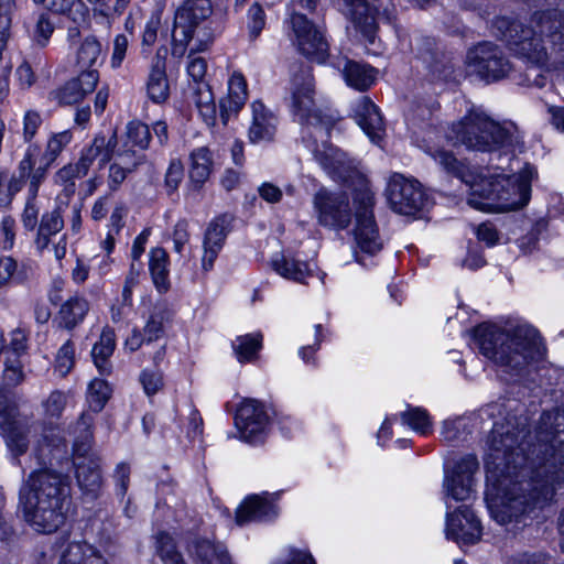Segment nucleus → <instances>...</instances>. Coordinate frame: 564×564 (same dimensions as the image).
Returning <instances> with one entry per match:
<instances>
[{
	"mask_svg": "<svg viewBox=\"0 0 564 564\" xmlns=\"http://www.w3.org/2000/svg\"><path fill=\"white\" fill-rule=\"evenodd\" d=\"M248 97L247 83L241 73L234 72L228 79V93L220 100V116L226 123L245 106Z\"/></svg>",
	"mask_w": 564,
	"mask_h": 564,
	"instance_id": "obj_29",
	"label": "nucleus"
},
{
	"mask_svg": "<svg viewBox=\"0 0 564 564\" xmlns=\"http://www.w3.org/2000/svg\"><path fill=\"white\" fill-rule=\"evenodd\" d=\"M401 421L404 425L409 426L416 433L422 435L427 434L432 429V421L426 410L419 406H408L401 413Z\"/></svg>",
	"mask_w": 564,
	"mask_h": 564,
	"instance_id": "obj_45",
	"label": "nucleus"
},
{
	"mask_svg": "<svg viewBox=\"0 0 564 564\" xmlns=\"http://www.w3.org/2000/svg\"><path fill=\"white\" fill-rule=\"evenodd\" d=\"M40 207L36 204V198L28 196L26 203L21 216L23 227L26 230L33 231L39 225Z\"/></svg>",
	"mask_w": 564,
	"mask_h": 564,
	"instance_id": "obj_59",
	"label": "nucleus"
},
{
	"mask_svg": "<svg viewBox=\"0 0 564 564\" xmlns=\"http://www.w3.org/2000/svg\"><path fill=\"white\" fill-rule=\"evenodd\" d=\"M193 552L200 564H231L227 550L221 544L209 540H198L193 544Z\"/></svg>",
	"mask_w": 564,
	"mask_h": 564,
	"instance_id": "obj_38",
	"label": "nucleus"
},
{
	"mask_svg": "<svg viewBox=\"0 0 564 564\" xmlns=\"http://www.w3.org/2000/svg\"><path fill=\"white\" fill-rule=\"evenodd\" d=\"M352 117L373 143H379L386 132L379 108L366 96L359 97L351 106Z\"/></svg>",
	"mask_w": 564,
	"mask_h": 564,
	"instance_id": "obj_20",
	"label": "nucleus"
},
{
	"mask_svg": "<svg viewBox=\"0 0 564 564\" xmlns=\"http://www.w3.org/2000/svg\"><path fill=\"white\" fill-rule=\"evenodd\" d=\"M116 145V132L109 138L98 134L93 139L90 144L82 149L79 158L75 163L79 166V170L87 175L89 169L95 163L101 169L111 160Z\"/></svg>",
	"mask_w": 564,
	"mask_h": 564,
	"instance_id": "obj_22",
	"label": "nucleus"
},
{
	"mask_svg": "<svg viewBox=\"0 0 564 564\" xmlns=\"http://www.w3.org/2000/svg\"><path fill=\"white\" fill-rule=\"evenodd\" d=\"M272 269L281 276L303 283L311 275L312 269L307 262L299 261L284 256H276L272 259Z\"/></svg>",
	"mask_w": 564,
	"mask_h": 564,
	"instance_id": "obj_35",
	"label": "nucleus"
},
{
	"mask_svg": "<svg viewBox=\"0 0 564 564\" xmlns=\"http://www.w3.org/2000/svg\"><path fill=\"white\" fill-rule=\"evenodd\" d=\"M290 26L291 40L299 52L308 59L323 64L328 56V43L324 31L299 12L291 14Z\"/></svg>",
	"mask_w": 564,
	"mask_h": 564,
	"instance_id": "obj_12",
	"label": "nucleus"
},
{
	"mask_svg": "<svg viewBox=\"0 0 564 564\" xmlns=\"http://www.w3.org/2000/svg\"><path fill=\"white\" fill-rule=\"evenodd\" d=\"M290 109L301 126V135L315 160L334 180L346 182L356 170L354 159L326 142L335 118L316 105L312 69L301 66L290 82Z\"/></svg>",
	"mask_w": 564,
	"mask_h": 564,
	"instance_id": "obj_3",
	"label": "nucleus"
},
{
	"mask_svg": "<svg viewBox=\"0 0 564 564\" xmlns=\"http://www.w3.org/2000/svg\"><path fill=\"white\" fill-rule=\"evenodd\" d=\"M66 402L67 395L64 392L58 390L51 392L43 403L46 415L58 417L64 411Z\"/></svg>",
	"mask_w": 564,
	"mask_h": 564,
	"instance_id": "obj_56",
	"label": "nucleus"
},
{
	"mask_svg": "<svg viewBox=\"0 0 564 564\" xmlns=\"http://www.w3.org/2000/svg\"><path fill=\"white\" fill-rule=\"evenodd\" d=\"M341 13L369 42H373L377 24L366 0H339Z\"/></svg>",
	"mask_w": 564,
	"mask_h": 564,
	"instance_id": "obj_23",
	"label": "nucleus"
},
{
	"mask_svg": "<svg viewBox=\"0 0 564 564\" xmlns=\"http://www.w3.org/2000/svg\"><path fill=\"white\" fill-rule=\"evenodd\" d=\"M148 97L155 104L165 102L170 96L165 61L159 56L152 63L147 82Z\"/></svg>",
	"mask_w": 564,
	"mask_h": 564,
	"instance_id": "obj_30",
	"label": "nucleus"
},
{
	"mask_svg": "<svg viewBox=\"0 0 564 564\" xmlns=\"http://www.w3.org/2000/svg\"><path fill=\"white\" fill-rule=\"evenodd\" d=\"M109 383L102 379H93L87 389V403L94 413L100 412L111 395Z\"/></svg>",
	"mask_w": 564,
	"mask_h": 564,
	"instance_id": "obj_44",
	"label": "nucleus"
},
{
	"mask_svg": "<svg viewBox=\"0 0 564 564\" xmlns=\"http://www.w3.org/2000/svg\"><path fill=\"white\" fill-rule=\"evenodd\" d=\"M36 228L37 231L34 239L36 250L43 252L52 246L55 259L58 261L64 259L67 251V240L65 234L61 235L64 228L61 207L58 206L51 212L44 213Z\"/></svg>",
	"mask_w": 564,
	"mask_h": 564,
	"instance_id": "obj_15",
	"label": "nucleus"
},
{
	"mask_svg": "<svg viewBox=\"0 0 564 564\" xmlns=\"http://www.w3.org/2000/svg\"><path fill=\"white\" fill-rule=\"evenodd\" d=\"M116 162L123 165L131 172L145 161L143 150H134L128 143L113 151Z\"/></svg>",
	"mask_w": 564,
	"mask_h": 564,
	"instance_id": "obj_49",
	"label": "nucleus"
},
{
	"mask_svg": "<svg viewBox=\"0 0 564 564\" xmlns=\"http://www.w3.org/2000/svg\"><path fill=\"white\" fill-rule=\"evenodd\" d=\"M17 271L18 262L12 257H0V290L11 286Z\"/></svg>",
	"mask_w": 564,
	"mask_h": 564,
	"instance_id": "obj_57",
	"label": "nucleus"
},
{
	"mask_svg": "<svg viewBox=\"0 0 564 564\" xmlns=\"http://www.w3.org/2000/svg\"><path fill=\"white\" fill-rule=\"evenodd\" d=\"M89 302L80 295H73L66 300L58 311V324L61 327L72 330L79 325L89 312Z\"/></svg>",
	"mask_w": 564,
	"mask_h": 564,
	"instance_id": "obj_31",
	"label": "nucleus"
},
{
	"mask_svg": "<svg viewBox=\"0 0 564 564\" xmlns=\"http://www.w3.org/2000/svg\"><path fill=\"white\" fill-rule=\"evenodd\" d=\"M339 69L348 86L357 90H367L376 80L377 72L369 65L339 57L332 62Z\"/></svg>",
	"mask_w": 564,
	"mask_h": 564,
	"instance_id": "obj_27",
	"label": "nucleus"
},
{
	"mask_svg": "<svg viewBox=\"0 0 564 564\" xmlns=\"http://www.w3.org/2000/svg\"><path fill=\"white\" fill-rule=\"evenodd\" d=\"M480 352L509 379L521 376L544 355L538 330L528 324H508L505 327L484 323L474 330Z\"/></svg>",
	"mask_w": 564,
	"mask_h": 564,
	"instance_id": "obj_5",
	"label": "nucleus"
},
{
	"mask_svg": "<svg viewBox=\"0 0 564 564\" xmlns=\"http://www.w3.org/2000/svg\"><path fill=\"white\" fill-rule=\"evenodd\" d=\"M479 464L475 456L463 457L455 466L451 476L446 475L443 488L446 499L452 498L455 501L468 500L474 491V475L478 470Z\"/></svg>",
	"mask_w": 564,
	"mask_h": 564,
	"instance_id": "obj_17",
	"label": "nucleus"
},
{
	"mask_svg": "<svg viewBox=\"0 0 564 564\" xmlns=\"http://www.w3.org/2000/svg\"><path fill=\"white\" fill-rule=\"evenodd\" d=\"M149 269L155 288L160 292L167 291L170 288L169 254L163 248H154L150 251Z\"/></svg>",
	"mask_w": 564,
	"mask_h": 564,
	"instance_id": "obj_37",
	"label": "nucleus"
},
{
	"mask_svg": "<svg viewBox=\"0 0 564 564\" xmlns=\"http://www.w3.org/2000/svg\"><path fill=\"white\" fill-rule=\"evenodd\" d=\"M141 265L135 264L134 262L131 263L129 273L126 276L124 285L122 290V301L124 304H131V297L134 286L139 283V278L141 274Z\"/></svg>",
	"mask_w": 564,
	"mask_h": 564,
	"instance_id": "obj_60",
	"label": "nucleus"
},
{
	"mask_svg": "<svg viewBox=\"0 0 564 564\" xmlns=\"http://www.w3.org/2000/svg\"><path fill=\"white\" fill-rule=\"evenodd\" d=\"M313 212L317 224L324 228L341 231L351 223L349 196L345 192H334L321 187L312 198Z\"/></svg>",
	"mask_w": 564,
	"mask_h": 564,
	"instance_id": "obj_10",
	"label": "nucleus"
},
{
	"mask_svg": "<svg viewBox=\"0 0 564 564\" xmlns=\"http://www.w3.org/2000/svg\"><path fill=\"white\" fill-rule=\"evenodd\" d=\"M156 553L164 564H184L171 535L160 532L155 536Z\"/></svg>",
	"mask_w": 564,
	"mask_h": 564,
	"instance_id": "obj_47",
	"label": "nucleus"
},
{
	"mask_svg": "<svg viewBox=\"0 0 564 564\" xmlns=\"http://www.w3.org/2000/svg\"><path fill=\"white\" fill-rule=\"evenodd\" d=\"M212 14L209 0H186L175 12L172 30V55L183 57L196 36L195 50L205 51L214 39L207 21Z\"/></svg>",
	"mask_w": 564,
	"mask_h": 564,
	"instance_id": "obj_8",
	"label": "nucleus"
},
{
	"mask_svg": "<svg viewBox=\"0 0 564 564\" xmlns=\"http://www.w3.org/2000/svg\"><path fill=\"white\" fill-rule=\"evenodd\" d=\"M84 176L86 175L79 170L76 163H68L54 174V182L63 188V192L67 196H70L76 191L75 180Z\"/></svg>",
	"mask_w": 564,
	"mask_h": 564,
	"instance_id": "obj_46",
	"label": "nucleus"
},
{
	"mask_svg": "<svg viewBox=\"0 0 564 564\" xmlns=\"http://www.w3.org/2000/svg\"><path fill=\"white\" fill-rule=\"evenodd\" d=\"M252 119L248 137L251 143L273 140L276 132L278 119L261 101L251 104Z\"/></svg>",
	"mask_w": 564,
	"mask_h": 564,
	"instance_id": "obj_25",
	"label": "nucleus"
},
{
	"mask_svg": "<svg viewBox=\"0 0 564 564\" xmlns=\"http://www.w3.org/2000/svg\"><path fill=\"white\" fill-rule=\"evenodd\" d=\"M194 51H196L194 48ZM188 76L194 80V85L206 83L204 80L207 72V62L204 57L196 56L193 50L188 54V64L186 67Z\"/></svg>",
	"mask_w": 564,
	"mask_h": 564,
	"instance_id": "obj_53",
	"label": "nucleus"
},
{
	"mask_svg": "<svg viewBox=\"0 0 564 564\" xmlns=\"http://www.w3.org/2000/svg\"><path fill=\"white\" fill-rule=\"evenodd\" d=\"M68 495L67 476L50 469L32 473L20 490L25 520L37 532H55L65 521L64 506Z\"/></svg>",
	"mask_w": 564,
	"mask_h": 564,
	"instance_id": "obj_6",
	"label": "nucleus"
},
{
	"mask_svg": "<svg viewBox=\"0 0 564 564\" xmlns=\"http://www.w3.org/2000/svg\"><path fill=\"white\" fill-rule=\"evenodd\" d=\"M466 64L470 72L487 82L499 80L511 70V64L503 52L489 42L469 50Z\"/></svg>",
	"mask_w": 564,
	"mask_h": 564,
	"instance_id": "obj_13",
	"label": "nucleus"
},
{
	"mask_svg": "<svg viewBox=\"0 0 564 564\" xmlns=\"http://www.w3.org/2000/svg\"><path fill=\"white\" fill-rule=\"evenodd\" d=\"M116 347V335L113 329L105 328L100 335L99 340L94 345L91 357L95 366L101 375L110 373L111 366L109 358L111 357Z\"/></svg>",
	"mask_w": 564,
	"mask_h": 564,
	"instance_id": "obj_34",
	"label": "nucleus"
},
{
	"mask_svg": "<svg viewBox=\"0 0 564 564\" xmlns=\"http://www.w3.org/2000/svg\"><path fill=\"white\" fill-rule=\"evenodd\" d=\"M94 423V415L89 412H84L75 424L74 433V454H88L90 451V443L93 440L91 425Z\"/></svg>",
	"mask_w": 564,
	"mask_h": 564,
	"instance_id": "obj_42",
	"label": "nucleus"
},
{
	"mask_svg": "<svg viewBox=\"0 0 564 564\" xmlns=\"http://www.w3.org/2000/svg\"><path fill=\"white\" fill-rule=\"evenodd\" d=\"M74 466L76 468V478L82 490L96 497L102 485V477L99 460L94 455L74 454Z\"/></svg>",
	"mask_w": 564,
	"mask_h": 564,
	"instance_id": "obj_24",
	"label": "nucleus"
},
{
	"mask_svg": "<svg viewBox=\"0 0 564 564\" xmlns=\"http://www.w3.org/2000/svg\"><path fill=\"white\" fill-rule=\"evenodd\" d=\"M99 79L97 70H82L78 77L65 83L64 86L50 93V97L61 105L79 102L96 88Z\"/></svg>",
	"mask_w": 564,
	"mask_h": 564,
	"instance_id": "obj_21",
	"label": "nucleus"
},
{
	"mask_svg": "<svg viewBox=\"0 0 564 564\" xmlns=\"http://www.w3.org/2000/svg\"><path fill=\"white\" fill-rule=\"evenodd\" d=\"M386 192L390 207L401 215H413L427 203L421 184L399 173L391 175Z\"/></svg>",
	"mask_w": 564,
	"mask_h": 564,
	"instance_id": "obj_14",
	"label": "nucleus"
},
{
	"mask_svg": "<svg viewBox=\"0 0 564 564\" xmlns=\"http://www.w3.org/2000/svg\"><path fill=\"white\" fill-rule=\"evenodd\" d=\"M25 378L23 366L19 358L7 357L2 373V384L6 388H14L23 382Z\"/></svg>",
	"mask_w": 564,
	"mask_h": 564,
	"instance_id": "obj_50",
	"label": "nucleus"
},
{
	"mask_svg": "<svg viewBox=\"0 0 564 564\" xmlns=\"http://www.w3.org/2000/svg\"><path fill=\"white\" fill-rule=\"evenodd\" d=\"M161 25V15L159 13H153L148 20L145 28L142 33V45L143 46H152L158 37V31Z\"/></svg>",
	"mask_w": 564,
	"mask_h": 564,
	"instance_id": "obj_64",
	"label": "nucleus"
},
{
	"mask_svg": "<svg viewBox=\"0 0 564 564\" xmlns=\"http://www.w3.org/2000/svg\"><path fill=\"white\" fill-rule=\"evenodd\" d=\"M45 8L54 13L66 15L75 23H82L88 17V8L82 0H48Z\"/></svg>",
	"mask_w": 564,
	"mask_h": 564,
	"instance_id": "obj_40",
	"label": "nucleus"
},
{
	"mask_svg": "<svg viewBox=\"0 0 564 564\" xmlns=\"http://www.w3.org/2000/svg\"><path fill=\"white\" fill-rule=\"evenodd\" d=\"M126 138L131 147H138L140 150H145L149 147L151 140V132L149 127L138 120L130 121L126 128Z\"/></svg>",
	"mask_w": 564,
	"mask_h": 564,
	"instance_id": "obj_48",
	"label": "nucleus"
},
{
	"mask_svg": "<svg viewBox=\"0 0 564 564\" xmlns=\"http://www.w3.org/2000/svg\"><path fill=\"white\" fill-rule=\"evenodd\" d=\"M58 564H108V562L91 544L73 542L64 552Z\"/></svg>",
	"mask_w": 564,
	"mask_h": 564,
	"instance_id": "obj_32",
	"label": "nucleus"
},
{
	"mask_svg": "<svg viewBox=\"0 0 564 564\" xmlns=\"http://www.w3.org/2000/svg\"><path fill=\"white\" fill-rule=\"evenodd\" d=\"M354 203L356 205L354 229L356 245L360 252L375 256L382 249V240L372 212L373 193L368 187L361 188L355 194Z\"/></svg>",
	"mask_w": 564,
	"mask_h": 564,
	"instance_id": "obj_11",
	"label": "nucleus"
},
{
	"mask_svg": "<svg viewBox=\"0 0 564 564\" xmlns=\"http://www.w3.org/2000/svg\"><path fill=\"white\" fill-rule=\"evenodd\" d=\"M189 180L195 188H199L205 183L212 172V154L207 148L195 149L191 153Z\"/></svg>",
	"mask_w": 564,
	"mask_h": 564,
	"instance_id": "obj_36",
	"label": "nucleus"
},
{
	"mask_svg": "<svg viewBox=\"0 0 564 564\" xmlns=\"http://www.w3.org/2000/svg\"><path fill=\"white\" fill-rule=\"evenodd\" d=\"M174 251L182 253L185 245L189 241L188 223L184 219L178 220L172 234Z\"/></svg>",
	"mask_w": 564,
	"mask_h": 564,
	"instance_id": "obj_63",
	"label": "nucleus"
},
{
	"mask_svg": "<svg viewBox=\"0 0 564 564\" xmlns=\"http://www.w3.org/2000/svg\"><path fill=\"white\" fill-rule=\"evenodd\" d=\"M184 167L180 160H172L166 174H165V186L174 192L183 180Z\"/></svg>",
	"mask_w": 564,
	"mask_h": 564,
	"instance_id": "obj_61",
	"label": "nucleus"
},
{
	"mask_svg": "<svg viewBox=\"0 0 564 564\" xmlns=\"http://www.w3.org/2000/svg\"><path fill=\"white\" fill-rule=\"evenodd\" d=\"M101 56V44L95 36H87L76 47V64L83 70H95L93 67Z\"/></svg>",
	"mask_w": 564,
	"mask_h": 564,
	"instance_id": "obj_39",
	"label": "nucleus"
},
{
	"mask_svg": "<svg viewBox=\"0 0 564 564\" xmlns=\"http://www.w3.org/2000/svg\"><path fill=\"white\" fill-rule=\"evenodd\" d=\"M42 124L41 113L36 110H26L23 116V140L31 142Z\"/></svg>",
	"mask_w": 564,
	"mask_h": 564,
	"instance_id": "obj_55",
	"label": "nucleus"
},
{
	"mask_svg": "<svg viewBox=\"0 0 564 564\" xmlns=\"http://www.w3.org/2000/svg\"><path fill=\"white\" fill-rule=\"evenodd\" d=\"M278 511L273 503L263 496L253 495L243 500L236 512V521L239 525L248 522L269 521L276 517Z\"/></svg>",
	"mask_w": 564,
	"mask_h": 564,
	"instance_id": "obj_28",
	"label": "nucleus"
},
{
	"mask_svg": "<svg viewBox=\"0 0 564 564\" xmlns=\"http://www.w3.org/2000/svg\"><path fill=\"white\" fill-rule=\"evenodd\" d=\"M39 148L36 144H30L23 158L18 164L17 171L10 177V187L12 192H20L28 186V196L36 198L40 186L45 181L50 166L42 163L35 166Z\"/></svg>",
	"mask_w": 564,
	"mask_h": 564,
	"instance_id": "obj_16",
	"label": "nucleus"
},
{
	"mask_svg": "<svg viewBox=\"0 0 564 564\" xmlns=\"http://www.w3.org/2000/svg\"><path fill=\"white\" fill-rule=\"evenodd\" d=\"M446 538L463 544H474L481 535L480 522L466 506L446 516Z\"/></svg>",
	"mask_w": 564,
	"mask_h": 564,
	"instance_id": "obj_19",
	"label": "nucleus"
},
{
	"mask_svg": "<svg viewBox=\"0 0 564 564\" xmlns=\"http://www.w3.org/2000/svg\"><path fill=\"white\" fill-rule=\"evenodd\" d=\"M261 347L262 335L260 333L238 336L232 341V349L241 364L254 360Z\"/></svg>",
	"mask_w": 564,
	"mask_h": 564,
	"instance_id": "obj_41",
	"label": "nucleus"
},
{
	"mask_svg": "<svg viewBox=\"0 0 564 564\" xmlns=\"http://www.w3.org/2000/svg\"><path fill=\"white\" fill-rule=\"evenodd\" d=\"M54 32V24L51 19L45 14L41 13L33 31V40L40 46H45Z\"/></svg>",
	"mask_w": 564,
	"mask_h": 564,
	"instance_id": "obj_52",
	"label": "nucleus"
},
{
	"mask_svg": "<svg viewBox=\"0 0 564 564\" xmlns=\"http://www.w3.org/2000/svg\"><path fill=\"white\" fill-rule=\"evenodd\" d=\"M72 140L73 133L70 130L52 133L46 141V147L41 159L42 163L51 166Z\"/></svg>",
	"mask_w": 564,
	"mask_h": 564,
	"instance_id": "obj_43",
	"label": "nucleus"
},
{
	"mask_svg": "<svg viewBox=\"0 0 564 564\" xmlns=\"http://www.w3.org/2000/svg\"><path fill=\"white\" fill-rule=\"evenodd\" d=\"M192 100L207 126L216 121V104L214 94L207 83H198L192 87Z\"/></svg>",
	"mask_w": 564,
	"mask_h": 564,
	"instance_id": "obj_33",
	"label": "nucleus"
},
{
	"mask_svg": "<svg viewBox=\"0 0 564 564\" xmlns=\"http://www.w3.org/2000/svg\"><path fill=\"white\" fill-rule=\"evenodd\" d=\"M75 362V348L70 340H67L57 351L55 359V371L64 377L72 370Z\"/></svg>",
	"mask_w": 564,
	"mask_h": 564,
	"instance_id": "obj_51",
	"label": "nucleus"
},
{
	"mask_svg": "<svg viewBox=\"0 0 564 564\" xmlns=\"http://www.w3.org/2000/svg\"><path fill=\"white\" fill-rule=\"evenodd\" d=\"M265 25V13L263 9L254 3L248 11V29L250 37L257 39Z\"/></svg>",
	"mask_w": 564,
	"mask_h": 564,
	"instance_id": "obj_54",
	"label": "nucleus"
},
{
	"mask_svg": "<svg viewBox=\"0 0 564 564\" xmlns=\"http://www.w3.org/2000/svg\"><path fill=\"white\" fill-rule=\"evenodd\" d=\"M140 382L149 397L159 392L163 387V378L159 371L143 370L140 375Z\"/></svg>",
	"mask_w": 564,
	"mask_h": 564,
	"instance_id": "obj_58",
	"label": "nucleus"
},
{
	"mask_svg": "<svg viewBox=\"0 0 564 564\" xmlns=\"http://www.w3.org/2000/svg\"><path fill=\"white\" fill-rule=\"evenodd\" d=\"M434 161L445 171L457 174L470 188L468 205L489 213H502L522 208L530 199L531 169L519 175L506 174L502 166L478 170H462L453 153L436 150Z\"/></svg>",
	"mask_w": 564,
	"mask_h": 564,
	"instance_id": "obj_4",
	"label": "nucleus"
},
{
	"mask_svg": "<svg viewBox=\"0 0 564 564\" xmlns=\"http://www.w3.org/2000/svg\"><path fill=\"white\" fill-rule=\"evenodd\" d=\"M228 221L226 217H219L213 220L205 232L203 241L202 268L209 271L220 252L228 232Z\"/></svg>",
	"mask_w": 564,
	"mask_h": 564,
	"instance_id": "obj_26",
	"label": "nucleus"
},
{
	"mask_svg": "<svg viewBox=\"0 0 564 564\" xmlns=\"http://www.w3.org/2000/svg\"><path fill=\"white\" fill-rule=\"evenodd\" d=\"M531 440L509 420L495 423L488 436L486 501L501 525L550 505L564 485V415L543 413Z\"/></svg>",
	"mask_w": 564,
	"mask_h": 564,
	"instance_id": "obj_1",
	"label": "nucleus"
},
{
	"mask_svg": "<svg viewBox=\"0 0 564 564\" xmlns=\"http://www.w3.org/2000/svg\"><path fill=\"white\" fill-rule=\"evenodd\" d=\"M129 46V40L123 34H118L113 40V50L110 59L112 68H119L126 58V54Z\"/></svg>",
	"mask_w": 564,
	"mask_h": 564,
	"instance_id": "obj_62",
	"label": "nucleus"
},
{
	"mask_svg": "<svg viewBox=\"0 0 564 564\" xmlns=\"http://www.w3.org/2000/svg\"><path fill=\"white\" fill-rule=\"evenodd\" d=\"M496 34L528 64L524 80L528 86L543 88L550 73L564 64V12L557 9L538 10L527 23L499 17L492 23Z\"/></svg>",
	"mask_w": 564,
	"mask_h": 564,
	"instance_id": "obj_2",
	"label": "nucleus"
},
{
	"mask_svg": "<svg viewBox=\"0 0 564 564\" xmlns=\"http://www.w3.org/2000/svg\"><path fill=\"white\" fill-rule=\"evenodd\" d=\"M28 415L22 414L14 400L8 394L0 393V434L14 457L25 454L29 449L30 437L34 436V454L40 464L52 463L66 453V442L58 427H42Z\"/></svg>",
	"mask_w": 564,
	"mask_h": 564,
	"instance_id": "obj_7",
	"label": "nucleus"
},
{
	"mask_svg": "<svg viewBox=\"0 0 564 564\" xmlns=\"http://www.w3.org/2000/svg\"><path fill=\"white\" fill-rule=\"evenodd\" d=\"M269 420L265 406L253 399L245 400L236 415V424L240 430L241 437L249 443H257L261 440Z\"/></svg>",
	"mask_w": 564,
	"mask_h": 564,
	"instance_id": "obj_18",
	"label": "nucleus"
},
{
	"mask_svg": "<svg viewBox=\"0 0 564 564\" xmlns=\"http://www.w3.org/2000/svg\"><path fill=\"white\" fill-rule=\"evenodd\" d=\"M447 138L455 144L477 151H491L503 145L508 131L490 119L482 110L471 108L460 120L453 123Z\"/></svg>",
	"mask_w": 564,
	"mask_h": 564,
	"instance_id": "obj_9",
	"label": "nucleus"
}]
</instances>
